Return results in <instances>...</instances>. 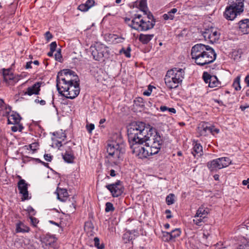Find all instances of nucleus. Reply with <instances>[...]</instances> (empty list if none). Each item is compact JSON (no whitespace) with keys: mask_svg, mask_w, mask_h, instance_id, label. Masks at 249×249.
Listing matches in <instances>:
<instances>
[{"mask_svg":"<svg viewBox=\"0 0 249 249\" xmlns=\"http://www.w3.org/2000/svg\"><path fill=\"white\" fill-rule=\"evenodd\" d=\"M43 84L42 82H36L33 85L27 88L26 91L24 92L25 95H28L32 96L34 94L38 95L39 94L40 90V87Z\"/></svg>","mask_w":249,"mask_h":249,"instance_id":"2eb2a0df","label":"nucleus"},{"mask_svg":"<svg viewBox=\"0 0 249 249\" xmlns=\"http://www.w3.org/2000/svg\"><path fill=\"white\" fill-rule=\"evenodd\" d=\"M166 202L168 205L173 204L175 202V195L173 194H170L166 197Z\"/></svg>","mask_w":249,"mask_h":249,"instance_id":"c9c22d12","label":"nucleus"},{"mask_svg":"<svg viewBox=\"0 0 249 249\" xmlns=\"http://www.w3.org/2000/svg\"><path fill=\"white\" fill-rule=\"evenodd\" d=\"M45 37H46V39L49 41L50 40V39H51L53 36L52 35V34L50 33V32H47L46 33H45Z\"/></svg>","mask_w":249,"mask_h":249,"instance_id":"864d4df0","label":"nucleus"},{"mask_svg":"<svg viewBox=\"0 0 249 249\" xmlns=\"http://www.w3.org/2000/svg\"><path fill=\"white\" fill-rule=\"evenodd\" d=\"M249 107V105L241 106L240 107V108L241 109L242 111H244L246 108H248Z\"/></svg>","mask_w":249,"mask_h":249,"instance_id":"680f3d73","label":"nucleus"},{"mask_svg":"<svg viewBox=\"0 0 249 249\" xmlns=\"http://www.w3.org/2000/svg\"><path fill=\"white\" fill-rule=\"evenodd\" d=\"M86 127L88 132L91 133L92 131L94 129V125L93 124H87Z\"/></svg>","mask_w":249,"mask_h":249,"instance_id":"c03bdc74","label":"nucleus"},{"mask_svg":"<svg viewBox=\"0 0 249 249\" xmlns=\"http://www.w3.org/2000/svg\"><path fill=\"white\" fill-rule=\"evenodd\" d=\"M165 213L167 214L166 216V218L169 219L172 217V215H171V211L169 210H166L165 211Z\"/></svg>","mask_w":249,"mask_h":249,"instance_id":"13d9d810","label":"nucleus"},{"mask_svg":"<svg viewBox=\"0 0 249 249\" xmlns=\"http://www.w3.org/2000/svg\"><path fill=\"white\" fill-rule=\"evenodd\" d=\"M55 239L51 236H46L43 239V242L46 245H51L52 243H54Z\"/></svg>","mask_w":249,"mask_h":249,"instance_id":"e433bc0d","label":"nucleus"},{"mask_svg":"<svg viewBox=\"0 0 249 249\" xmlns=\"http://www.w3.org/2000/svg\"><path fill=\"white\" fill-rule=\"evenodd\" d=\"M244 0H229L228 5L241 14L244 11Z\"/></svg>","mask_w":249,"mask_h":249,"instance_id":"dca6fc26","label":"nucleus"},{"mask_svg":"<svg viewBox=\"0 0 249 249\" xmlns=\"http://www.w3.org/2000/svg\"><path fill=\"white\" fill-rule=\"evenodd\" d=\"M191 55L195 63L200 66H206L213 63L216 57L212 48L202 44H197L194 46Z\"/></svg>","mask_w":249,"mask_h":249,"instance_id":"7ed1b4c3","label":"nucleus"},{"mask_svg":"<svg viewBox=\"0 0 249 249\" xmlns=\"http://www.w3.org/2000/svg\"><path fill=\"white\" fill-rule=\"evenodd\" d=\"M153 88H155L152 86L149 85L147 89L143 92V94L144 95L147 96H150L151 94L152 89Z\"/></svg>","mask_w":249,"mask_h":249,"instance_id":"ea45409f","label":"nucleus"},{"mask_svg":"<svg viewBox=\"0 0 249 249\" xmlns=\"http://www.w3.org/2000/svg\"><path fill=\"white\" fill-rule=\"evenodd\" d=\"M202 78L206 84H208L210 88H213L220 87L221 82L218 80L215 75H211L208 72L204 71L203 73Z\"/></svg>","mask_w":249,"mask_h":249,"instance_id":"9b49d317","label":"nucleus"},{"mask_svg":"<svg viewBox=\"0 0 249 249\" xmlns=\"http://www.w3.org/2000/svg\"><path fill=\"white\" fill-rule=\"evenodd\" d=\"M237 249H249V246L247 244H242L239 245Z\"/></svg>","mask_w":249,"mask_h":249,"instance_id":"3c124183","label":"nucleus"},{"mask_svg":"<svg viewBox=\"0 0 249 249\" xmlns=\"http://www.w3.org/2000/svg\"><path fill=\"white\" fill-rule=\"evenodd\" d=\"M170 112L172 113H176V110L174 108L171 107V108H168V110Z\"/></svg>","mask_w":249,"mask_h":249,"instance_id":"0e129e2a","label":"nucleus"},{"mask_svg":"<svg viewBox=\"0 0 249 249\" xmlns=\"http://www.w3.org/2000/svg\"><path fill=\"white\" fill-rule=\"evenodd\" d=\"M160 110L162 111V112H164L166 110H168V107H167L166 106H161L160 107Z\"/></svg>","mask_w":249,"mask_h":249,"instance_id":"bf43d9fd","label":"nucleus"},{"mask_svg":"<svg viewBox=\"0 0 249 249\" xmlns=\"http://www.w3.org/2000/svg\"><path fill=\"white\" fill-rule=\"evenodd\" d=\"M240 76H238L234 80L233 84L232 86L234 88V89L238 91L241 89V86L240 84Z\"/></svg>","mask_w":249,"mask_h":249,"instance_id":"c756f323","label":"nucleus"},{"mask_svg":"<svg viewBox=\"0 0 249 249\" xmlns=\"http://www.w3.org/2000/svg\"><path fill=\"white\" fill-rule=\"evenodd\" d=\"M201 34L205 40L212 43L218 40L220 35L217 28L212 26L205 29Z\"/></svg>","mask_w":249,"mask_h":249,"instance_id":"9d476101","label":"nucleus"},{"mask_svg":"<svg viewBox=\"0 0 249 249\" xmlns=\"http://www.w3.org/2000/svg\"><path fill=\"white\" fill-rule=\"evenodd\" d=\"M153 34H141L139 37V40L142 44H147L153 38Z\"/></svg>","mask_w":249,"mask_h":249,"instance_id":"393cba45","label":"nucleus"},{"mask_svg":"<svg viewBox=\"0 0 249 249\" xmlns=\"http://www.w3.org/2000/svg\"><path fill=\"white\" fill-rule=\"evenodd\" d=\"M89 50L93 59L96 61H104L108 57V48L104 44L96 43L91 45Z\"/></svg>","mask_w":249,"mask_h":249,"instance_id":"6e6552de","label":"nucleus"},{"mask_svg":"<svg viewBox=\"0 0 249 249\" xmlns=\"http://www.w3.org/2000/svg\"><path fill=\"white\" fill-rule=\"evenodd\" d=\"M239 31L243 34L249 33V19H245L238 23Z\"/></svg>","mask_w":249,"mask_h":249,"instance_id":"a211bd4d","label":"nucleus"},{"mask_svg":"<svg viewBox=\"0 0 249 249\" xmlns=\"http://www.w3.org/2000/svg\"><path fill=\"white\" fill-rule=\"evenodd\" d=\"M94 246L98 249H103L104 246L103 244H100V240L98 237H95L94 238Z\"/></svg>","mask_w":249,"mask_h":249,"instance_id":"58836bf2","label":"nucleus"},{"mask_svg":"<svg viewBox=\"0 0 249 249\" xmlns=\"http://www.w3.org/2000/svg\"><path fill=\"white\" fill-rule=\"evenodd\" d=\"M87 6L88 7V8L89 9L91 8L94 3V0H88L86 3Z\"/></svg>","mask_w":249,"mask_h":249,"instance_id":"09e8293b","label":"nucleus"},{"mask_svg":"<svg viewBox=\"0 0 249 249\" xmlns=\"http://www.w3.org/2000/svg\"><path fill=\"white\" fill-rule=\"evenodd\" d=\"M57 88L59 93L69 99H74L80 92L79 80L74 72L69 70H63L57 80Z\"/></svg>","mask_w":249,"mask_h":249,"instance_id":"f257e3e1","label":"nucleus"},{"mask_svg":"<svg viewBox=\"0 0 249 249\" xmlns=\"http://www.w3.org/2000/svg\"><path fill=\"white\" fill-rule=\"evenodd\" d=\"M29 231L30 228L22 222H20L16 225L17 232H28Z\"/></svg>","mask_w":249,"mask_h":249,"instance_id":"a878e982","label":"nucleus"},{"mask_svg":"<svg viewBox=\"0 0 249 249\" xmlns=\"http://www.w3.org/2000/svg\"><path fill=\"white\" fill-rule=\"evenodd\" d=\"M155 24V21L152 15L148 14L142 17L140 14H135L128 25L138 31H146L152 29Z\"/></svg>","mask_w":249,"mask_h":249,"instance_id":"39448f33","label":"nucleus"},{"mask_svg":"<svg viewBox=\"0 0 249 249\" xmlns=\"http://www.w3.org/2000/svg\"><path fill=\"white\" fill-rule=\"evenodd\" d=\"M162 239L165 242H169L171 240H173L170 232L166 231L162 232Z\"/></svg>","mask_w":249,"mask_h":249,"instance_id":"2f4dec72","label":"nucleus"},{"mask_svg":"<svg viewBox=\"0 0 249 249\" xmlns=\"http://www.w3.org/2000/svg\"><path fill=\"white\" fill-rule=\"evenodd\" d=\"M110 176L111 177H115L116 176L115 171L113 169H111L110 171Z\"/></svg>","mask_w":249,"mask_h":249,"instance_id":"e2e57ef3","label":"nucleus"},{"mask_svg":"<svg viewBox=\"0 0 249 249\" xmlns=\"http://www.w3.org/2000/svg\"><path fill=\"white\" fill-rule=\"evenodd\" d=\"M184 71L180 68H175L167 71L164 78L166 86L169 89L178 88L184 77Z\"/></svg>","mask_w":249,"mask_h":249,"instance_id":"423d86ee","label":"nucleus"},{"mask_svg":"<svg viewBox=\"0 0 249 249\" xmlns=\"http://www.w3.org/2000/svg\"><path fill=\"white\" fill-rule=\"evenodd\" d=\"M245 82H246L247 86L249 87V75L246 77L245 79Z\"/></svg>","mask_w":249,"mask_h":249,"instance_id":"052dcab7","label":"nucleus"},{"mask_svg":"<svg viewBox=\"0 0 249 249\" xmlns=\"http://www.w3.org/2000/svg\"><path fill=\"white\" fill-rule=\"evenodd\" d=\"M20 117L18 114L12 111L8 116L7 121L8 124H18L20 121Z\"/></svg>","mask_w":249,"mask_h":249,"instance_id":"aec40b11","label":"nucleus"},{"mask_svg":"<svg viewBox=\"0 0 249 249\" xmlns=\"http://www.w3.org/2000/svg\"><path fill=\"white\" fill-rule=\"evenodd\" d=\"M131 48L130 46H128L126 49H124V48H123L122 49H121L119 51V53H124L125 56L128 58H129L131 56V54H130V52H131Z\"/></svg>","mask_w":249,"mask_h":249,"instance_id":"72a5a7b5","label":"nucleus"},{"mask_svg":"<svg viewBox=\"0 0 249 249\" xmlns=\"http://www.w3.org/2000/svg\"><path fill=\"white\" fill-rule=\"evenodd\" d=\"M32 63H33L32 61H29V62H27V63L26 64V66H25V68L26 69H28L31 68H32L31 64Z\"/></svg>","mask_w":249,"mask_h":249,"instance_id":"4d7b16f0","label":"nucleus"},{"mask_svg":"<svg viewBox=\"0 0 249 249\" xmlns=\"http://www.w3.org/2000/svg\"><path fill=\"white\" fill-rule=\"evenodd\" d=\"M53 135L55 137V138L60 139L62 141H64L66 138V135L65 133V131L62 130L54 132L53 133Z\"/></svg>","mask_w":249,"mask_h":249,"instance_id":"c85d7f7f","label":"nucleus"},{"mask_svg":"<svg viewBox=\"0 0 249 249\" xmlns=\"http://www.w3.org/2000/svg\"><path fill=\"white\" fill-rule=\"evenodd\" d=\"M56 46L57 44L55 41L52 42L50 45V50L52 51H55L56 50Z\"/></svg>","mask_w":249,"mask_h":249,"instance_id":"49530a36","label":"nucleus"},{"mask_svg":"<svg viewBox=\"0 0 249 249\" xmlns=\"http://www.w3.org/2000/svg\"><path fill=\"white\" fill-rule=\"evenodd\" d=\"M38 146V144L36 143H33L29 145L30 148L32 150H35Z\"/></svg>","mask_w":249,"mask_h":249,"instance_id":"603ef678","label":"nucleus"},{"mask_svg":"<svg viewBox=\"0 0 249 249\" xmlns=\"http://www.w3.org/2000/svg\"><path fill=\"white\" fill-rule=\"evenodd\" d=\"M159 134L156 130L149 126H146L142 122H134L127 128L129 142H144L150 135Z\"/></svg>","mask_w":249,"mask_h":249,"instance_id":"20e7f679","label":"nucleus"},{"mask_svg":"<svg viewBox=\"0 0 249 249\" xmlns=\"http://www.w3.org/2000/svg\"><path fill=\"white\" fill-rule=\"evenodd\" d=\"M193 148L192 153L194 156L197 155L198 156H201L203 153L202 145L197 142H193Z\"/></svg>","mask_w":249,"mask_h":249,"instance_id":"b1692460","label":"nucleus"},{"mask_svg":"<svg viewBox=\"0 0 249 249\" xmlns=\"http://www.w3.org/2000/svg\"><path fill=\"white\" fill-rule=\"evenodd\" d=\"M35 102L36 104H40V105L42 106H44L46 104V101L44 100H39V97L35 99Z\"/></svg>","mask_w":249,"mask_h":249,"instance_id":"de8ad7c7","label":"nucleus"},{"mask_svg":"<svg viewBox=\"0 0 249 249\" xmlns=\"http://www.w3.org/2000/svg\"><path fill=\"white\" fill-rule=\"evenodd\" d=\"M30 219L32 225L34 227H36L38 222V220L36 218L33 216H30Z\"/></svg>","mask_w":249,"mask_h":249,"instance_id":"37998d69","label":"nucleus"},{"mask_svg":"<svg viewBox=\"0 0 249 249\" xmlns=\"http://www.w3.org/2000/svg\"><path fill=\"white\" fill-rule=\"evenodd\" d=\"M107 152L110 159L112 158L116 161L121 159L124 152V144L121 138H119L117 141L109 142L107 144Z\"/></svg>","mask_w":249,"mask_h":249,"instance_id":"0eeeda50","label":"nucleus"},{"mask_svg":"<svg viewBox=\"0 0 249 249\" xmlns=\"http://www.w3.org/2000/svg\"><path fill=\"white\" fill-rule=\"evenodd\" d=\"M171 235L172 238V240H174L177 237L180 236L181 234V231L180 229L176 228L173 230H172L171 232Z\"/></svg>","mask_w":249,"mask_h":249,"instance_id":"473e14b6","label":"nucleus"},{"mask_svg":"<svg viewBox=\"0 0 249 249\" xmlns=\"http://www.w3.org/2000/svg\"><path fill=\"white\" fill-rule=\"evenodd\" d=\"M27 210L28 211V213H30V214H35V210L34 209L31 207H29L27 209Z\"/></svg>","mask_w":249,"mask_h":249,"instance_id":"5fc2aeb1","label":"nucleus"},{"mask_svg":"<svg viewBox=\"0 0 249 249\" xmlns=\"http://www.w3.org/2000/svg\"><path fill=\"white\" fill-rule=\"evenodd\" d=\"M209 212V209L204 206L200 207L196 213V217H202L206 219Z\"/></svg>","mask_w":249,"mask_h":249,"instance_id":"5701e85b","label":"nucleus"},{"mask_svg":"<svg viewBox=\"0 0 249 249\" xmlns=\"http://www.w3.org/2000/svg\"><path fill=\"white\" fill-rule=\"evenodd\" d=\"M4 81L9 85H14L19 79V76L15 75L10 70H4L3 71Z\"/></svg>","mask_w":249,"mask_h":249,"instance_id":"ddd939ff","label":"nucleus"},{"mask_svg":"<svg viewBox=\"0 0 249 249\" xmlns=\"http://www.w3.org/2000/svg\"><path fill=\"white\" fill-rule=\"evenodd\" d=\"M105 122H106V119L103 118V119H101L100 120L99 123L100 124H103V123H104Z\"/></svg>","mask_w":249,"mask_h":249,"instance_id":"338daca9","label":"nucleus"},{"mask_svg":"<svg viewBox=\"0 0 249 249\" xmlns=\"http://www.w3.org/2000/svg\"><path fill=\"white\" fill-rule=\"evenodd\" d=\"M210 129H212V131H210V133H212L213 135L217 134L219 132V129L214 127L213 126L211 125Z\"/></svg>","mask_w":249,"mask_h":249,"instance_id":"a18cd8bd","label":"nucleus"},{"mask_svg":"<svg viewBox=\"0 0 249 249\" xmlns=\"http://www.w3.org/2000/svg\"><path fill=\"white\" fill-rule=\"evenodd\" d=\"M18 189L19 193L21 194V199L22 201L28 200L31 198V196H29L28 191V184L25 180L21 179L18 182Z\"/></svg>","mask_w":249,"mask_h":249,"instance_id":"4468645a","label":"nucleus"},{"mask_svg":"<svg viewBox=\"0 0 249 249\" xmlns=\"http://www.w3.org/2000/svg\"><path fill=\"white\" fill-rule=\"evenodd\" d=\"M205 218L202 217H196V215L195 214L193 222L194 224L198 226H200L202 225V223L205 222Z\"/></svg>","mask_w":249,"mask_h":249,"instance_id":"7c9ffc66","label":"nucleus"},{"mask_svg":"<svg viewBox=\"0 0 249 249\" xmlns=\"http://www.w3.org/2000/svg\"><path fill=\"white\" fill-rule=\"evenodd\" d=\"M62 56L60 53V49L57 50L56 53L55 54V60L58 61H61Z\"/></svg>","mask_w":249,"mask_h":249,"instance_id":"79ce46f5","label":"nucleus"},{"mask_svg":"<svg viewBox=\"0 0 249 249\" xmlns=\"http://www.w3.org/2000/svg\"><path fill=\"white\" fill-rule=\"evenodd\" d=\"M210 126L206 123H203L201 125L198 127V132L200 135L206 136L210 133V131H212V129H210Z\"/></svg>","mask_w":249,"mask_h":249,"instance_id":"412c9836","label":"nucleus"},{"mask_svg":"<svg viewBox=\"0 0 249 249\" xmlns=\"http://www.w3.org/2000/svg\"><path fill=\"white\" fill-rule=\"evenodd\" d=\"M231 163V160L228 157H221L213 160L207 163V166L211 171H216L228 167Z\"/></svg>","mask_w":249,"mask_h":249,"instance_id":"1a4fd4ad","label":"nucleus"},{"mask_svg":"<svg viewBox=\"0 0 249 249\" xmlns=\"http://www.w3.org/2000/svg\"><path fill=\"white\" fill-rule=\"evenodd\" d=\"M150 135L144 142H134L129 143L132 152L139 158H146L157 154L163 143V140L159 134Z\"/></svg>","mask_w":249,"mask_h":249,"instance_id":"f03ea898","label":"nucleus"},{"mask_svg":"<svg viewBox=\"0 0 249 249\" xmlns=\"http://www.w3.org/2000/svg\"><path fill=\"white\" fill-rule=\"evenodd\" d=\"M209 235V234L207 233L204 232L203 233V237L205 238H207L208 236Z\"/></svg>","mask_w":249,"mask_h":249,"instance_id":"774afa93","label":"nucleus"},{"mask_svg":"<svg viewBox=\"0 0 249 249\" xmlns=\"http://www.w3.org/2000/svg\"><path fill=\"white\" fill-rule=\"evenodd\" d=\"M106 187L110 192L113 197H118L121 196L123 192V187L121 184L120 181L107 185Z\"/></svg>","mask_w":249,"mask_h":249,"instance_id":"f8f14e48","label":"nucleus"},{"mask_svg":"<svg viewBox=\"0 0 249 249\" xmlns=\"http://www.w3.org/2000/svg\"><path fill=\"white\" fill-rule=\"evenodd\" d=\"M178 11L177 8H173L166 14L163 15V18L165 20H173L174 18V14Z\"/></svg>","mask_w":249,"mask_h":249,"instance_id":"bb28decb","label":"nucleus"},{"mask_svg":"<svg viewBox=\"0 0 249 249\" xmlns=\"http://www.w3.org/2000/svg\"><path fill=\"white\" fill-rule=\"evenodd\" d=\"M78 9L79 10L83 11V12H86V11H88V10L89 9V8L87 6L86 3L81 4L79 5L78 7Z\"/></svg>","mask_w":249,"mask_h":249,"instance_id":"a19ab883","label":"nucleus"},{"mask_svg":"<svg viewBox=\"0 0 249 249\" xmlns=\"http://www.w3.org/2000/svg\"><path fill=\"white\" fill-rule=\"evenodd\" d=\"M57 198L61 201H65L68 196V193L66 189L58 188L56 191Z\"/></svg>","mask_w":249,"mask_h":249,"instance_id":"4be33fe9","label":"nucleus"},{"mask_svg":"<svg viewBox=\"0 0 249 249\" xmlns=\"http://www.w3.org/2000/svg\"><path fill=\"white\" fill-rule=\"evenodd\" d=\"M11 129L13 132H16L18 130V127L17 126H12Z\"/></svg>","mask_w":249,"mask_h":249,"instance_id":"69168bd1","label":"nucleus"},{"mask_svg":"<svg viewBox=\"0 0 249 249\" xmlns=\"http://www.w3.org/2000/svg\"><path fill=\"white\" fill-rule=\"evenodd\" d=\"M242 183L244 185H247L248 188L249 189V178L247 180H244Z\"/></svg>","mask_w":249,"mask_h":249,"instance_id":"6e6d98bb","label":"nucleus"},{"mask_svg":"<svg viewBox=\"0 0 249 249\" xmlns=\"http://www.w3.org/2000/svg\"><path fill=\"white\" fill-rule=\"evenodd\" d=\"M12 112L11 108L4 104L2 100H0V115L8 118V116Z\"/></svg>","mask_w":249,"mask_h":249,"instance_id":"6ab92c4d","label":"nucleus"},{"mask_svg":"<svg viewBox=\"0 0 249 249\" xmlns=\"http://www.w3.org/2000/svg\"><path fill=\"white\" fill-rule=\"evenodd\" d=\"M139 7L140 9L144 13V15L147 14L146 13L147 11V6H146V1L145 0H142L140 2Z\"/></svg>","mask_w":249,"mask_h":249,"instance_id":"f704fd0d","label":"nucleus"},{"mask_svg":"<svg viewBox=\"0 0 249 249\" xmlns=\"http://www.w3.org/2000/svg\"><path fill=\"white\" fill-rule=\"evenodd\" d=\"M240 14L239 13H236V10H234L228 5L226 8L224 13V16L228 20H233L238 15Z\"/></svg>","mask_w":249,"mask_h":249,"instance_id":"f3484780","label":"nucleus"},{"mask_svg":"<svg viewBox=\"0 0 249 249\" xmlns=\"http://www.w3.org/2000/svg\"><path fill=\"white\" fill-rule=\"evenodd\" d=\"M44 159L47 161H51L52 160V156L49 154H45L44 155Z\"/></svg>","mask_w":249,"mask_h":249,"instance_id":"8fccbe9b","label":"nucleus"},{"mask_svg":"<svg viewBox=\"0 0 249 249\" xmlns=\"http://www.w3.org/2000/svg\"><path fill=\"white\" fill-rule=\"evenodd\" d=\"M62 156L63 159L66 162L68 163L73 162L74 156L71 152H66Z\"/></svg>","mask_w":249,"mask_h":249,"instance_id":"cd10ccee","label":"nucleus"},{"mask_svg":"<svg viewBox=\"0 0 249 249\" xmlns=\"http://www.w3.org/2000/svg\"><path fill=\"white\" fill-rule=\"evenodd\" d=\"M114 210V207L112 203L107 202L106 203L105 211L106 212H113Z\"/></svg>","mask_w":249,"mask_h":249,"instance_id":"4c0bfd02","label":"nucleus"}]
</instances>
